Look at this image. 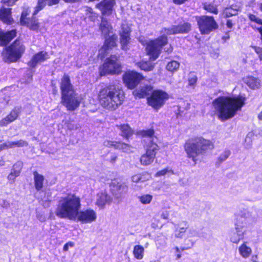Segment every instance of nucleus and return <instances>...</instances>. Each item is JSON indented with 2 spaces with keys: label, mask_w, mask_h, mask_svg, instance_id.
Segmentation results:
<instances>
[{
  "label": "nucleus",
  "mask_w": 262,
  "mask_h": 262,
  "mask_svg": "<svg viewBox=\"0 0 262 262\" xmlns=\"http://www.w3.org/2000/svg\"><path fill=\"white\" fill-rule=\"evenodd\" d=\"M248 17L251 21L261 25L260 27L257 28L256 30H257L259 33L260 39L262 42V19L257 17L256 15L251 13H249L248 14Z\"/></svg>",
  "instance_id": "37"
},
{
  "label": "nucleus",
  "mask_w": 262,
  "mask_h": 262,
  "mask_svg": "<svg viewBox=\"0 0 262 262\" xmlns=\"http://www.w3.org/2000/svg\"><path fill=\"white\" fill-rule=\"evenodd\" d=\"M173 51V48L171 46H170L169 48L167 49L166 52L168 53H171Z\"/></svg>",
  "instance_id": "62"
},
{
  "label": "nucleus",
  "mask_w": 262,
  "mask_h": 262,
  "mask_svg": "<svg viewBox=\"0 0 262 262\" xmlns=\"http://www.w3.org/2000/svg\"><path fill=\"white\" fill-rule=\"evenodd\" d=\"M33 174L35 189L38 191H40L43 187L44 176L42 174H39L37 171H34Z\"/></svg>",
  "instance_id": "28"
},
{
  "label": "nucleus",
  "mask_w": 262,
  "mask_h": 262,
  "mask_svg": "<svg viewBox=\"0 0 262 262\" xmlns=\"http://www.w3.org/2000/svg\"><path fill=\"white\" fill-rule=\"evenodd\" d=\"M74 246V243L72 242H69L65 244L63 247V250L64 251H67L69 250V246L72 247Z\"/></svg>",
  "instance_id": "54"
},
{
  "label": "nucleus",
  "mask_w": 262,
  "mask_h": 262,
  "mask_svg": "<svg viewBox=\"0 0 262 262\" xmlns=\"http://www.w3.org/2000/svg\"><path fill=\"white\" fill-rule=\"evenodd\" d=\"M18 177L17 174H14L13 172L11 171L9 174L7 176V179L9 181L10 183L12 184L14 183L15 181L16 178Z\"/></svg>",
  "instance_id": "49"
},
{
  "label": "nucleus",
  "mask_w": 262,
  "mask_h": 262,
  "mask_svg": "<svg viewBox=\"0 0 262 262\" xmlns=\"http://www.w3.org/2000/svg\"><path fill=\"white\" fill-rule=\"evenodd\" d=\"M245 83L251 89H257L260 87V81L258 78L248 76L245 78Z\"/></svg>",
  "instance_id": "30"
},
{
  "label": "nucleus",
  "mask_w": 262,
  "mask_h": 262,
  "mask_svg": "<svg viewBox=\"0 0 262 262\" xmlns=\"http://www.w3.org/2000/svg\"><path fill=\"white\" fill-rule=\"evenodd\" d=\"M20 113V107H14L4 118L0 120V127L6 126L17 119Z\"/></svg>",
  "instance_id": "19"
},
{
  "label": "nucleus",
  "mask_w": 262,
  "mask_h": 262,
  "mask_svg": "<svg viewBox=\"0 0 262 262\" xmlns=\"http://www.w3.org/2000/svg\"><path fill=\"white\" fill-rule=\"evenodd\" d=\"M0 20L4 24L12 25L14 20L12 17V9L2 8L0 9Z\"/></svg>",
  "instance_id": "23"
},
{
  "label": "nucleus",
  "mask_w": 262,
  "mask_h": 262,
  "mask_svg": "<svg viewBox=\"0 0 262 262\" xmlns=\"http://www.w3.org/2000/svg\"><path fill=\"white\" fill-rule=\"evenodd\" d=\"M253 49L255 53L258 55L259 59L260 60H262V47L253 46Z\"/></svg>",
  "instance_id": "50"
},
{
  "label": "nucleus",
  "mask_w": 262,
  "mask_h": 262,
  "mask_svg": "<svg viewBox=\"0 0 262 262\" xmlns=\"http://www.w3.org/2000/svg\"><path fill=\"white\" fill-rule=\"evenodd\" d=\"M246 98L238 95L235 96H220L212 102L217 118L221 121H226L233 118L238 111L245 105Z\"/></svg>",
  "instance_id": "2"
},
{
  "label": "nucleus",
  "mask_w": 262,
  "mask_h": 262,
  "mask_svg": "<svg viewBox=\"0 0 262 262\" xmlns=\"http://www.w3.org/2000/svg\"><path fill=\"white\" fill-rule=\"evenodd\" d=\"M23 167V163L20 161L15 162L12 166L11 171L19 176Z\"/></svg>",
  "instance_id": "41"
},
{
  "label": "nucleus",
  "mask_w": 262,
  "mask_h": 262,
  "mask_svg": "<svg viewBox=\"0 0 262 262\" xmlns=\"http://www.w3.org/2000/svg\"><path fill=\"white\" fill-rule=\"evenodd\" d=\"M226 26L228 28H232L233 27V23L232 20L230 19H228L226 22Z\"/></svg>",
  "instance_id": "59"
},
{
  "label": "nucleus",
  "mask_w": 262,
  "mask_h": 262,
  "mask_svg": "<svg viewBox=\"0 0 262 262\" xmlns=\"http://www.w3.org/2000/svg\"><path fill=\"white\" fill-rule=\"evenodd\" d=\"M145 79L143 74L134 70H127L122 76L125 86L129 90H133Z\"/></svg>",
  "instance_id": "13"
},
{
  "label": "nucleus",
  "mask_w": 262,
  "mask_h": 262,
  "mask_svg": "<svg viewBox=\"0 0 262 262\" xmlns=\"http://www.w3.org/2000/svg\"><path fill=\"white\" fill-rule=\"evenodd\" d=\"M251 260L252 262H259L258 261V256L257 255H253L252 256Z\"/></svg>",
  "instance_id": "60"
},
{
  "label": "nucleus",
  "mask_w": 262,
  "mask_h": 262,
  "mask_svg": "<svg viewBox=\"0 0 262 262\" xmlns=\"http://www.w3.org/2000/svg\"><path fill=\"white\" fill-rule=\"evenodd\" d=\"M99 71L101 77L119 75L122 72V66L119 61V57L116 55H111L106 58L99 67Z\"/></svg>",
  "instance_id": "7"
},
{
  "label": "nucleus",
  "mask_w": 262,
  "mask_h": 262,
  "mask_svg": "<svg viewBox=\"0 0 262 262\" xmlns=\"http://www.w3.org/2000/svg\"><path fill=\"white\" fill-rule=\"evenodd\" d=\"M177 34H186L189 33L192 29V25L187 21H183L177 25H174Z\"/></svg>",
  "instance_id": "24"
},
{
  "label": "nucleus",
  "mask_w": 262,
  "mask_h": 262,
  "mask_svg": "<svg viewBox=\"0 0 262 262\" xmlns=\"http://www.w3.org/2000/svg\"><path fill=\"white\" fill-rule=\"evenodd\" d=\"M187 227H181L178 230L177 233V236L179 237H182L184 234L186 232Z\"/></svg>",
  "instance_id": "52"
},
{
  "label": "nucleus",
  "mask_w": 262,
  "mask_h": 262,
  "mask_svg": "<svg viewBox=\"0 0 262 262\" xmlns=\"http://www.w3.org/2000/svg\"><path fill=\"white\" fill-rule=\"evenodd\" d=\"M245 233V231L237 232L236 231L233 232L230 237V241L234 244H238L241 240L244 239Z\"/></svg>",
  "instance_id": "38"
},
{
  "label": "nucleus",
  "mask_w": 262,
  "mask_h": 262,
  "mask_svg": "<svg viewBox=\"0 0 262 262\" xmlns=\"http://www.w3.org/2000/svg\"><path fill=\"white\" fill-rule=\"evenodd\" d=\"M139 199L142 204H148L151 202L152 196L149 194H143L139 196Z\"/></svg>",
  "instance_id": "43"
},
{
  "label": "nucleus",
  "mask_w": 262,
  "mask_h": 262,
  "mask_svg": "<svg viewBox=\"0 0 262 262\" xmlns=\"http://www.w3.org/2000/svg\"><path fill=\"white\" fill-rule=\"evenodd\" d=\"M118 159V156L116 154H113L110 159L108 160L110 163L115 164Z\"/></svg>",
  "instance_id": "53"
},
{
  "label": "nucleus",
  "mask_w": 262,
  "mask_h": 262,
  "mask_svg": "<svg viewBox=\"0 0 262 262\" xmlns=\"http://www.w3.org/2000/svg\"><path fill=\"white\" fill-rule=\"evenodd\" d=\"M64 2L66 3H75L79 1L80 0H63Z\"/></svg>",
  "instance_id": "61"
},
{
  "label": "nucleus",
  "mask_w": 262,
  "mask_h": 262,
  "mask_svg": "<svg viewBox=\"0 0 262 262\" xmlns=\"http://www.w3.org/2000/svg\"><path fill=\"white\" fill-rule=\"evenodd\" d=\"M135 65L141 70L145 72L151 71L155 68V64L148 60H140L136 62Z\"/></svg>",
  "instance_id": "29"
},
{
  "label": "nucleus",
  "mask_w": 262,
  "mask_h": 262,
  "mask_svg": "<svg viewBox=\"0 0 262 262\" xmlns=\"http://www.w3.org/2000/svg\"><path fill=\"white\" fill-rule=\"evenodd\" d=\"M173 4L177 5H181L188 2V0H172Z\"/></svg>",
  "instance_id": "56"
},
{
  "label": "nucleus",
  "mask_w": 262,
  "mask_h": 262,
  "mask_svg": "<svg viewBox=\"0 0 262 262\" xmlns=\"http://www.w3.org/2000/svg\"><path fill=\"white\" fill-rule=\"evenodd\" d=\"M247 242H243L238 248L240 255L244 258L249 257L252 253V249L247 245Z\"/></svg>",
  "instance_id": "32"
},
{
  "label": "nucleus",
  "mask_w": 262,
  "mask_h": 262,
  "mask_svg": "<svg viewBox=\"0 0 262 262\" xmlns=\"http://www.w3.org/2000/svg\"><path fill=\"white\" fill-rule=\"evenodd\" d=\"M259 9L262 12V3L259 4Z\"/></svg>",
  "instance_id": "63"
},
{
  "label": "nucleus",
  "mask_w": 262,
  "mask_h": 262,
  "mask_svg": "<svg viewBox=\"0 0 262 262\" xmlns=\"http://www.w3.org/2000/svg\"><path fill=\"white\" fill-rule=\"evenodd\" d=\"M160 147L156 142L150 140L145 146V152L142 154L140 158V162L143 166H148L151 164L156 158Z\"/></svg>",
  "instance_id": "11"
},
{
  "label": "nucleus",
  "mask_w": 262,
  "mask_h": 262,
  "mask_svg": "<svg viewBox=\"0 0 262 262\" xmlns=\"http://www.w3.org/2000/svg\"><path fill=\"white\" fill-rule=\"evenodd\" d=\"M203 8L207 12L217 15L219 13L218 5L213 3H204Z\"/></svg>",
  "instance_id": "36"
},
{
  "label": "nucleus",
  "mask_w": 262,
  "mask_h": 262,
  "mask_svg": "<svg viewBox=\"0 0 262 262\" xmlns=\"http://www.w3.org/2000/svg\"><path fill=\"white\" fill-rule=\"evenodd\" d=\"M201 34H209L218 28V25L212 16L202 15L196 18Z\"/></svg>",
  "instance_id": "12"
},
{
  "label": "nucleus",
  "mask_w": 262,
  "mask_h": 262,
  "mask_svg": "<svg viewBox=\"0 0 262 262\" xmlns=\"http://www.w3.org/2000/svg\"><path fill=\"white\" fill-rule=\"evenodd\" d=\"M198 80V78L196 76H194L192 77H190L188 79V85L189 86H194Z\"/></svg>",
  "instance_id": "51"
},
{
  "label": "nucleus",
  "mask_w": 262,
  "mask_h": 262,
  "mask_svg": "<svg viewBox=\"0 0 262 262\" xmlns=\"http://www.w3.org/2000/svg\"><path fill=\"white\" fill-rule=\"evenodd\" d=\"M180 63L174 60L168 62L166 66V69L171 73L176 72L179 68Z\"/></svg>",
  "instance_id": "40"
},
{
  "label": "nucleus",
  "mask_w": 262,
  "mask_h": 262,
  "mask_svg": "<svg viewBox=\"0 0 262 262\" xmlns=\"http://www.w3.org/2000/svg\"><path fill=\"white\" fill-rule=\"evenodd\" d=\"M115 4V0H102L96 4V7L101 11L102 16L104 17L112 14Z\"/></svg>",
  "instance_id": "16"
},
{
  "label": "nucleus",
  "mask_w": 262,
  "mask_h": 262,
  "mask_svg": "<svg viewBox=\"0 0 262 262\" xmlns=\"http://www.w3.org/2000/svg\"><path fill=\"white\" fill-rule=\"evenodd\" d=\"M116 126L120 131V136L125 139L128 140L134 135V130L127 123L116 125Z\"/></svg>",
  "instance_id": "25"
},
{
  "label": "nucleus",
  "mask_w": 262,
  "mask_h": 262,
  "mask_svg": "<svg viewBox=\"0 0 262 262\" xmlns=\"http://www.w3.org/2000/svg\"><path fill=\"white\" fill-rule=\"evenodd\" d=\"M60 0H41L39 3H37L33 11V14L36 15L40 10L43 9L46 5L49 6L57 5L59 3Z\"/></svg>",
  "instance_id": "27"
},
{
  "label": "nucleus",
  "mask_w": 262,
  "mask_h": 262,
  "mask_svg": "<svg viewBox=\"0 0 262 262\" xmlns=\"http://www.w3.org/2000/svg\"><path fill=\"white\" fill-rule=\"evenodd\" d=\"M81 199L75 193H69L60 198L56 209L55 214L61 219L75 220L77 218L81 223L88 224L94 222L97 219L96 211L91 208L80 211Z\"/></svg>",
  "instance_id": "1"
},
{
  "label": "nucleus",
  "mask_w": 262,
  "mask_h": 262,
  "mask_svg": "<svg viewBox=\"0 0 262 262\" xmlns=\"http://www.w3.org/2000/svg\"><path fill=\"white\" fill-rule=\"evenodd\" d=\"M137 134L141 138H149L152 141L154 137L157 138L155 136V130L153 127L138 130Z\"/></svg>",
  "instance_id": "33"
},
{
  "label": "nucleus",
  "mask_w": 262,
  "mask_h": 262,
  "mask_svg": "<svg viewBox=\"0 0 262 262\" xmlns=\"http://www.w3.org/2000/svg\"><path fill=\"white\" fill-rule=\"evenodd\" d=\"M121 31L119 34L121 48L123 50H126L127 46L130 43V33L132 30L127 24H123L121 25Z\"/></svg>",
  "instance_id": "15"
},
{
  "label": "nucleus",
  "mask_w": 262,
  "mask_h": 262,
  "mask_svg": "<svg viewBox=\"0 0 262 262\" xmlns=\"http://www.w3.org/2000/svg\"><path fill=\"white\" fill-rule=\"evenodd\" d=\"M184 150L187 157L191 159L195 165L199 157L204 155L214 148V143L202 136H194L189 138L184 144Z\"/></svg>",
  "instance_id": "4"
},
{
  "label": "nucleus",
  "mask_w": 262,
  "mask_h": 262,
  "mask_svg": "<svg viewBox=\"0 0 262 262\" xmlns=\"http://www.w3.org/2000/svg\"><path fill=\"white\" fill-rule=\"evenodd\" d=\"M8 148H11L10 143H4L2 144H0V150L2 151L4 149H8Z\"/></svg>",
  "instance_id": "55"
},
{
  "label": "nucleus",
  "mask_w": 262,
  "mask_h": 262,
  "mask_svg": "<svg viewBox=\"0 0 262 262\" xmlns=\"http://www.w3.org/2000/svg\"><path fill=\"white\" fill-rule=\"evenodd\" d=\"M113 195L117 199L122 198L127 193L128 186L124 183L114 179L110 185Z\"/></svg>",
  "instance_id": "14"
},
{
  "label": "nucleus",
  "mask_w": 262,
  "mask_h": 262,
  "mask_svg": "<svg viewBox=\"0 0 262 262\" xmlns=\"http://www.w3.org/2000/svg\"><path fill=\"white\" fill-rule=\"evenodd\" d=\"M168 43V37L165 36H159L156 38L147 41L143 45L145 47L146 53L149 57V59L155 60L159 57L162 49Z\"/></svg>",
  "instance_id": "6"
},
{
  "label": "nucleus",
  "mask_w": 262,
  "mask_h": 262,
  "mask_svg": "<svg viewBox=\"0 0 262 262\" xmlns=\"http://www.w3.org/2000/svg\"><path fill=\"white\" fill-rule=\"evenodd\" d=\"M105 39L102 49L103 50L104 53H106L108 51L112 50L114 48L117 47L118 37L116 34H113L111 36L105 37Z\"/></svg>",
  "instance_id": "21"
},
{
  "label": "nucleus",
  "mask_w": 262,
  "mask_h": 262,
  "mask_svg": "<svg viewBox=\"0 0 262 262\" xmlns=\"http://www.w3.org/2000/svg\"><path fill=\"white\" fill-rule=\"evenodd\" d=\"M59 87L61 93V103L67 110L69 111H74L78 108L81 102V98L78 96L68 74H63L59 83Z\"/></svg>",
  "instance_id": "5"
},
{
  "label": "nucleus",
  "mask_w": 262,
  "mask_h": 262,
  "mask_svg": "<svg viewBox=\"0 0 262 262\" xmlns=\"http://www.w3.org/2000/svg\"><path fill=\"white\" fill-rule=\"evenodd\" d=\"M57 90H54V91L53 94H57Z\"/></svg>",
  "instance_id": "64"
},
{
  "label": "nucleus",
  "mask_w": 262,
  "mask_h": 262,
  "mask_svg": "<svg viewBox=\"0 0 262 262\" xmlns=\"http://www.w3.org/2000/svg\"><path fill=\"white\" fill-rule=\"evenodd\" d=\"M160 33L162 34L161 36H165L167 37V36L172 35H176V30L174 29V25H172L171 27L162 28L160 31Z\"/></svg>",
  "instance_id": "42"
},
{
  "label": "nucleus",
  "mask_w": 262,
  "mask_h": 262,
  "mask_svg": "<svg viewBox=\"0 0 262 262\" xmlns=\"http://www.w3.org/2000/svg\"><path fill=\"white\" fill-rule=\"evenodd\" d=\"M19 0H2L1 3L8 7L14 6Z\"/></svg>",
  "instance_id": "48"
},
{
  "label": "nucleus",
  "mask_w": 262,
  "mask_h": 262,
  "mask_svg": "<svg viewBox=\"0 0 262 262\" xmlns=\"http://www.w3.org/2000/svg\"><path fill=\"white\" fill-rule=\"evenodd\" d=\"M49 58L48 52L45 51H39L33 55L28 65L32 69L35 68L39 62L46 61Z\"/></svg>",
  "instance_id": "20"
},
{
  "label": "nucleus",
  "mask_w": 262,
  "mask_h": 262,
  "mask_svg": "<svg viewBox=\"0 0 262 262\" xmlns=\"http://www.w3.org/2000/svg\"><path fill=\"white\" fill-rule=\"evenodd\" d=\"M125 93L121 88L114 83L106 84L102 87L97 94V100L104 108L114 111L124 101Z\"/></svg>",
  "instance_id": "3"
},
{
  "label": "nucleus",
  "mask_w": 262,
  "mask_h": 262,
  "mask_svg": "<svg viewBox=\"0 0 262 262\" xmlns=\"http://www.w3.org/2000/svg\"><path fill=\"white\" fill-rule=\"evenodd\" d=\"M10 145L11 148H13L15 147H20L24 146H27L28 145V143L24 140H19L17 141H13L11 142Z\"/></svg>",
  "instance_id": "44"
},
{
  "label": "nucleus",
  "mask_w": 262,
  "mask_h": 262,
  "mask_svg": "<svg viewBox=\"0 0 262 262\" xmlns=\"http://www.w3.org/2000/svg\"><path fill=\"white\" fill-rule=\"evenodd\" d=\"M104 143L106 146L113 147L115 149L121 150L124 152H130L133 148L130 144L125 143L121 140H106Z\"/></svg>",
  "instance_id": "17"
},
{
  "label": "nucleus",
  "mask_w": 262,
  "mask_h": 262,
  "mask_svg": "<svg viewBox=\"0 0 262 262\" xmlns=\"http://www.w3.org/2000/svg\"><path fill=\"white\" fill-rule=\"evenodd\" d=\"M170 98L169 94L162 89H155L147 97V103L154 110L158 111L163 107Z\"/></svg>",
  "instance_id": "9"
},
{
  "label": "nucleus",
  "mask_w": 262,
  "mask_h": 262,
  "mask_svg": "<svg viewBox=\"0 0 262 262\" xmlns=\"http://www.w3.org/2000/svg\"><path fill=\"white\" fill-rule=\"evenodd\" d=\"M169 172L171 174H174V171L172 169H169V167H167L161 170L158 171L155 174L156 177H160L162 176H164L167 173Z\"/></svg>",
  "instance_id": "46"
},
{
  "label": "nucleus",
  "mask_w": 262,
  "mask_h": 262,
  "mask_svg": "<svg viewBox=\"0 0 262 262\" xmlns=\"http://www.w3.org/2000/svg\"><path fill=\"white\" fill-rule=\"evenodd\" d=\"M133 254L134 257L136 259H142L144 255V248L143 246L140 245H135L133 248Z\"/></svg>",
  "instance_id": "35"
},
{
  "label": "nucleus",
  "mask_w": 262,
  "mask_h": 262,
  "mask_svg": "<svg viewBox=\"0 0 262 262\" xmlns=\"http://www.w3.org/2000/svg\"><path fill=\"white\" fill-rule=\"evenodd\" d=\"M154 86L150 84H145L141 87L139 90L134 91L133 94L135 97L139 98H144L150 96L154 91Z\"/></svg>",
  "instance_id": "22"
},
{
  "label": "nucleus",
  "mask_w": 262,
  "mask_h": 262,
  "mask_svg": "<svg viewBox=\"0 0 262 262\" xmlns=\"http://www.w3.org/2000/svg\"><path fill=\"white\" fill-rule=\"evenodd\" d=\"M169 215V212L167 211L163 212L161 215V218L166 220L168 219Z\"/></svg>",
  "instance_id": "57"
},
{
  "label": "nucleus",
  "mask_w": 262,
  "mask_h": 262,
  "mask_svg": "<svg viewBox=\"0 0 262 262\" xmlns=\"http://www.w3.org/2000/svg\"><path fill=\"white\" fill-rule=\"evenodd\" d=\"M99 28L105 37L108 36L112 32L113 27L112 25L107 19L103 16L101 17V23L99 25Z\"/></svg>",
  "instance_id": "26"
},
{
  "label": "nucleus",
  "mask_w": 262,
  "mask_h": 262,
  "mask_svg": "<svg viewBox=\"0 0 262 262\" xmlns=\"http://www.w3.org/2000/svg\"><path fill=\"white\" fill-rule=\"evenodd\" d=\"M86 14L91 15L94 14L93 9L91 7H87L86 9Z\"/></svg>",
  "instance_id": "58"
},
{
  "label": "nucleus",
  "mask_w": 262,
  "mask_h": 262,
  "mask_svg": "<svg viewBox=\"0 0 262 262\" xmlns=\"http://www.w3.org/2000/svg\"><path fill=\"white\" fill-rule=\"evenodd\" d=\"M17 35V30L13 29L4 31L0 29V46L6 47Z\"/></svg>",
  "instance_id": "18"
},
{
  "label": "nucleus",
  "mask_w": 262,
  "mask_h": 262,
  "mask_svg": "<svg viewBox=\"0 0 262 262\" xmlns=\"http://www.w3.org/2000/svg\"><path fill=\"white\" fill-rule=\"evenodd\" d=\"M233 11H234L233 9L231 8H226L225 9L224 11L223 14L224 15V17L226 18H228L230 17H231L233 15H235L236 14L235 13H233Z\"/></svg>",
  "instance_id": "47"
},
{
  "label": "nucleus",
  "mask_w": 262,
  "mask_h": 262,
  "mask_svg": "<svg viewBox=\"0 0 262 262\" xmlns=\"http://www.w3.org/2000/svg\"><path fill=\"white\" fill-rule=\"evenodd\" d=\"M7 59L10 62H15L18 61L26 51V47L23 42L16 38L12 43L5 49Z\"/></svg>",
  "instance_id": "8"
},
{
  "label": "nucleus",
  "mask_w": 262,
  "mask_h": 262,
  "mask_svg": "<svg viewBox=\"0 0 262 262\" xmlns=\"http://www.w3.org/2000/svg\"><path fill=\"white\" fill-rule=\"evenodd\" d=\"M110 202V196L105 192L100 193L97 199L96 205L100 208H104L105 205Z\"/></svg>",
  "instance_id": "31"
},
{
  "label": "nucleus",
  "mask_w": 262,
  "mask_h": 262,
  "mask_svg": "<svg viewBox=\"0 0 262 262\" xmlns=\"http://www.w3.org/2000/svg\"><path fill=\"white\" fill-rule=\"evenodd\" d=\"M187 249H188V248L184 247L181 248H179L178 246L174 247L172 250L173 255L176 259H179L186 254V253L184 252V251Z\"/></svg>",
  "instance_id": "39"
},
{
  "label": "nucleus",
  "mask_w": 262,
  "mask_h": 262,
  "mask_svg": "<svg viewBox=\"0 0 262 262\" xmlns=\"http://www.w3.org/2000/svg\"><path fill=\"white\" fill-rule=\"evenodd\" d=\"M31 13L30 8L29 7H23L21 13L19 23L20 25L25 26L30 30L38 31L40 28V23L35 15L32 13L31 17L28 16Z\"/></svg>",
  "instance_id": "10"
},
{
  "label": "nucleus",
  "mask_w": 262,
  "mask_h": 262,
  "mask_svg": "<svg viewBox=\"0 0 262 262\" xmlns=\"http://www.w3.org/2000/svg\"><path fill=\"white\" fill-rule=\"evenodd\" d=\"M247 223V218L243 215H237L235 223V229L237 232H240L241 229L246 227Z\"/></svg>",
  "instance_id": "34"
},
{
  "label": "nucleus",
  "mask_w": 262,
  "mask_h": 262,
  "mask_svg": "<svg viewBox=\"0 0 262 262\" xmlns=\"http://www.w3.org/2000/svg\"><path fill=\"white\" fill-rule=\"evenodd\" d=\"M230 155L229 150H226L224 151L217 158V162L220 164L225 161Z\"/></svg>",
  "instance_id": "45"
}]
</instances>
